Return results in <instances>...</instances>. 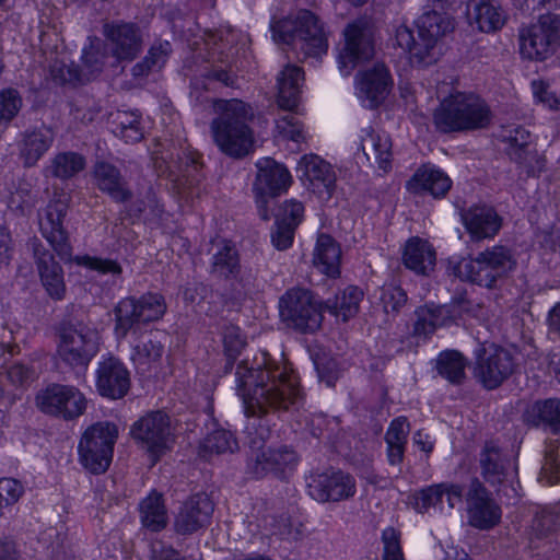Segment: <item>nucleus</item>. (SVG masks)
<instances>
[{
    "instance_id": "f257e3e1",
    "label": "nucleus",
    "mask_w": 560,
    "mask_h": 560,
    "mask_svg": "<svg viewBox=\"0 0 560 560\" xmlns=\"http://www.w3.org/2000/svg\"><path fill=\"white\" fill-rule=\"evenodd\" d=\"M237 394L247 415L268 408H288L299 395L298 380L287 364H276L266 351H259L250 366L241 363L236 370Z\"/></svg>"
},
{
    "instance_id": "f03ea898",
    "label": "nucleus",
    "mask_w": 560,
    "mask_h": 560,
    "mask_svg": "<svg viewBox=\"0 0 560 560\" xmlns=\"http://www.w3.org/2000/svg\"><path fill=\"white\" fill-rule=\"evenodd\" d=\"M218 117L211 124L212 138L218 148L231 156L248 154L255 144L247 120L253 112L238 100L217 101L213 105Z\"/></svg>"
},
{
    "instance_id": "7ed1b4c3",
    "label": "nucleus",
    "mask_w": 560,
    "mask_h": 560,
    "mask_svg": "<svg viewBox=\"0 0 560 560\" xmlns=\"http://www.w3.org/2000/svg\"><path fill=\"white\" fill-rule=\"evenodd\" d=\"M417 27L420 43H415L411 31L405 25L397 27L394 40L412 65L428 66L440 55L438 38L451 28V22L436 12H430L418 20Z\"/></svg>"
},
{
    "instance_id": "20e7f679",
    "label": "nucleus",
    "mask_w": 560,
    "mask_h": 560,
    "mask_svg": "<svg viewBox=\"0 0 560 560\" xmlns=\"http://www.w3.org/2000/svg\"><path fill=\"white\" fill-rule=\"evenodd\" d=\"M490 119L487 104L478 95L465 92L451 93L434 113V122L442 131L483 128Z\"/></svg>"
},
{
    "instance_id": "39448f33",
    "label": "nucleus",
    "mask_w": 560,
    "mask_h": 560,
    "mask_svg": "<svg viewBox=\"0 0 560 560\" xmlns=\"http://www.w3.org/2000/svg\"><path fill=\"white\" fill-rule=\"evenodd\" d=\"M271 33L276 43L299 46L306 56L319 58L328 49L323 26L308 11L300 12L294 20L288 19L272 23Z\"/></svg>"
},
{
    "instance_id": "423d86ee",
    "label": "nucleus",
    "mask_w": 560,
    "mask_h": 560,
    "mask_svg": "<svg viewBox=\"0 0 560 560\" xmlns=\"http://www.w3.org/2000/svg\"><path fill=\"white\" fill-rule=\"evenodd\" d=\"M515 266L512 253L502 246H494L481 253L476 259L463 258L451 261V270L456 277L487 288H491L499 278L513 271Z\"/></svg>"
},
{
    "instance_id": "0eeeda50",
    "label": "nucleus",
    "mask_w": 560,
    "mask_h": 560,
    "mask_svg": "<svg viewBox=\"0 0 560 560\" xmlns=\"http://www.w3.org/2000/svg\"><path fill=\"white\" fill-rule=\"evenodd\" d=\"M119 428L110 421H100L85 429L78 444L80 464L92 474L105 472L113 460Z\"/></svg>"
},
{
    "instance_id": "6e6552de",
    "label": "nucleus",
    "mask_w": 560,
    "mask_h": 560,
    "mask_svg": "<svg viewBox=\"0 0 560 560\" xmlns=\"http://www.w3.org/2000/svg\"><path fill=\"white\" fill-rule=\"evenodd\" d=\"M137 445L155 463L173 445L170 419L163 412H152L137 420L130 428Z\"/></svg>"
},
{
    "instance_id": "1a4fd4ad",
    "label": "nucleus",
    "mask_w": 560,
    "mask_h": 560,
    "mask_svg": "<svg viewBox=\"0 0 560 560\" xmlns=\"http://www.w3.org/2000/svg\"><path fill=\"white\" fill-rule=\"evenodd\" d=\"M279 312L283 322L301 331H315L322 324L320 304L306 290L288 291L279 302Z\"/></svg>"
},
{
    "instance_id": "9d476101",
    "label": "nucleus",
    "mask_w": 560,
    "mask_h": 560,
    "mask_svg": "<svg viewBox=\"0 0 560 560\" xmlns=\"http://www.w3.org/2000/svg\"><path fill=\"white\" fill-rule=\"evenodd\" d=\"M256 166L255 199L261 217L268 220L269 215L265 209L268 200L287 192L293 183V178L283 164L269 158L258 160Z\"/></svg>"
},
{
    "instance_id": "9b49d317",
    "label": "nucleus",
    "mask_w": 560,
    "mask_h": 560,
    "mask_svg": "<svg viewBox=\"0 0 560 560\" xmlns=\"http://www.w3.org/2000/svg\"><path fill=\"white\" fill-rule=\"evenodd\" d=\"M394 81L383 63L363 66L354 77V95L365 108H376L392 92Z\"/></svg>"
},
{
    "instance_id": "f8f14e48",
    "label": "nucleus",
    "mask_w": 560,
    "mask_h": 560,
    "mask_svg": "<svg viewBox=\"0 0 560 560\" xmlns=\"http://www.w3.org/2000/svg\"><path fill=\"white\" fill-rule=\"evenodd\" d=\"M560 39V20L557 16H542L521 35V55L529 60L541 61L549 58Z\"/></svg>"
},
{
    "instance_id": "ddd939ff",
    "label": "nucleus",
    "mask_w": 560,
    "mask_h": 560,
    "mask_svg": "<svg viewBox=\"0 0 560 560\" xmlns=\"http://www.w3.org/2000/svg\"><path fill=\"white\" fill-rule=\"evenodd\" d=\"M36 406L45 413L65 419L79 417L86 406L85 397L77 388L68 385L51 384L39 390Z\"/></svg>"
},
{
    "instance_id": "4468645a",
    "label": "nucleus",
    "mask_w": 560,
    "mask_h": 560,
    "mask_svg": "<svg viewBox=\"0 0 560 560\" xmlns=\"http://www.w3.org/2000/svg\"><path fill=\"white\" fill-rule=\"evenodd\" d=\"M374 54L370 33L363 22L349 24L345 30V44L339 50L337 62L341 75L348 77Z\"/></svg>"
},
{
    "instance_id": "2eb2a0df",
    "label": "nucleus",
    "mask_w": 560,
    "mask_h": 560,
    "mask_svg": "<svg viewBox=\"0 0 560 560\" xmlns=\"http://www.w3.org/2000/svg\"><path fill=\"white\" fill-rule=\"evenodd\" d=\"M510 353L493 343H486L476 351L475 376L487 388L499 386L512 372Z\"/></svg>"
},
{
    "instance_id": "dca6fc26",
    "label": "nucleus",
    "mask_w": 560,
    "mask_h": 560,
    "mask_svg": "<svg viewBox=\"0 0 560 560\" xmlns=\"http://www.w3.org/2000/svg\"><path fill=\"white\" fill-rule=\"evenodd\" d=\"M296 176L308 191L319 198H329L336 184L332 166L315 154L303 155L296 164Z\"/></svg>"
},
{
    "instance_id": "f3484780",
    "label": "nucleus",
    "mask_w": 560,
    "mask_h": 560,
    "mask_svg": "<svg viewBox=\"0 0 560 560\" xmlns=\"http://www.w3.org/2000/svg\"><path fill=\"white\" fill-rule=\"evenodd\" d=\"M131 384L127 366L115 357H103L95 371V388L104 398L121 399L129 392Z\"/></svg>"
},
{
    "instance_id": "a211bd4d",
    "label": "nucleus",
    "mask_w": 560,
    "mask_h": 560,
    "mask_svg": "<svg viewBox=\"0 0 560 560\" xmlns=\"http://www.w3.org/2000/svg\"><path fill=\"white\" fill-rule=\"evenodd\" d=\"M98 350V337L94 331L67 329L62 332L58 347L59 357L73 368L84 372Z\"/></svg>"
},
{
    "instance_id": "6ab92c4d",
    "label": "nucleus",
    "mask_w": 560,
    "mask_h": 560,
    "mask_svg": "<svg viewBox=\"0 0 560 560\" xmlns=\"http://www.w3.org/2000/svg\"><path fill=\"white\" fill-rule=\"evenodd\" d=\"M307 489L308 494L317 502H338L354 495L355 481L341 471L324 472L311 476Z\"/></svg>"
},
{
    "instance_id": "aec40b11",
    "label": "nucleus",
    "mask_w": 560,
    "mask_h": 560,
    "mask_svg": "<svg viewBox=\"0 0 560 560\" xmlns=\"http://www.w3.org/2000/svg\"><path fill=\"white\" fill-rule=\"evenodd\" d=\"M452 187V180L446 173L433 164H423L418 167L406 184L407 190L412 195H430L442 198Z\"/></svg>"
},
{
    "instance_id": "412c9836",
    "label": "nucleus",
    "mask_w": 560,
    "mask_h": 560,
    "mask_svg": "<svg viewBox=\"0 0 560 560\" xmlns=\"http://www.w3.org/2000/svg\"><path fill=\"white\" fill-rule=\"evenodd\" d=\"M467 517L469 523L478 528L491 527L500 518L498 506L488 498L479 483L472 485L468 494Z\"/></svg>"
},
{
    "instance_id": "4be33fe9",
    "label": "nucleus",
    "mask_w": 560,
    "mask_h": 560,
    "mask_svg": "<svg viewBox=\"0 0 560 560\" xmlns=\"http://www.w3.org/2000/svg\"><path fill=\"white\" fill-rule=\"evenodd\" d=\"M65 209L66 207L61 202L49 206L39 220V225L44 237L63 260H66L67 256L69 255L67 235L62 228Z\"/></svg>"
},
{
    "instance_id": "5701e85b",
    "label": "nucleus",
    "mask_w": 560,
    "mask_h": 560,
    "mask_svg": "<svg viewBox=\"0 0 560 560\" xmlns=\"http://www.w3.org/2000/svg\"><path fill=\"white\" fill-rule=\"evenodd\" d=\"M342 252L330 235L320 234L313 249V266L323 275L336 278L340 275Z\"/></svg>"
},
{
    "instance_id": "b1692460",
    "label": "nucleus",
    "mask_w": 560,
    "mask_h": 560,
    "mask_svg": "<svg viewBox=\"0 0 560 560\" xmlns=\"http://www.w3.org/2000/svg\"><path fill=\"white\" fill-rule=\"evenodd\" d=\"M463 222L475 240L494 236L501 228V221L495 211L487 206H476L463 214Z\"/></svg>"
},
{
    "instance_id": "393cba45",
    "label": "nucleus",
    "mask_w": 560,
    "mask_h": 560,
    "mask_svg": "<svg viewBox=\"0 0 560 560\" xmlns=\"http://www.w3.org/2000/svg\"><path fill=\"white\" fill-rule=\"evenodd\" d=\"M304 83L303 71L296 66H287L277 78L278 104L292 110L298 107Z\"/></svg>"
},
{
    "instance_id": "a878e982",
    "label": "nucleus",
    "mask_w": 560,
    "mask_h": 560,
    "mask_svg": "<svg viewBox=\"0 0 560 560\" xmlns=\"http://www.w3.org/2000/svg\"><path fill=\"white\" fill-rule=\"evenodd\" d=\"M443 497H447V508L453 509L462 497V490L454 485L432 486L421 490L415 497V506L420 512L444 511Z\"/></svg>"
},
{
    "instance_id": "bb28decb",
    "label": "nucleus",
    "mask_w": 560,
    "mask_h": 560,
    "mask_svg": "<svg viewBox=\"0 0 560 560\" xmlns=\"http://www.w3.org/2000/svg\"><path fill=\"white\" fill-rule=\"evenodd\" d=\"M298 457L291 450L264 451L256 460L255 472L257 476L271 474L283 477L296 466Z\"/></svg>"
},
{
    "instance_id": "cd10ccee",
    "label": "nucleus",
    "mask_w": 560,
    "mask_h": 560,
    "mask_svg": "<svg viewBox=\"0 0 560 560\" xmlns=\"http://www.w3.org/2000/svg\"><path fill=\"white\" fill-rule=\"evenodd\" d=\"M401 257L404 265L417 273L429 272L435 264V253L431 244L419 237L407 241Z\"/></svg>"
},
{
    "instance_id": "c85d7f7f",
    "label": "nucleus",
    "mask_w": 560,
    "mask_h": 560,
    "mask_svg": "<svg viewBox=\"0 0 560 560\" xmlns=\"http://www.w3.org/2000/svg\"><path fill=\"white\" fill-rule=\"evenodd\" d=\"M212 504L206 497H197L187 502L176 518V527L183 533L194 532L208 523Z\"/></svg>"
},
{
    "instance_id": "c756f323",
    "label": "nucleus",
    "mask_w": 560,
    "mask_h": 560,
    "mask_svg": "<svg viewBox=\"0 0 560 560\" xmlns=\"http://www.w3.org/2000/svg\"><path fill=\"white\" fill-rule=\"evenodd\" d=\"M467 16L469 23L481 32L497 31L504 23L502 13L488 0H471L467 7Z\"/></svg>"
},
{
    "instance_id": "7c9ffc66",
    "label": "nucleus",
    "mask_w": 560,
    "mask_h": 560,
    "mask_svg": "<svg viewBox=\"0 0 560 560\" xmlns=\"http://www.w3.org/2000/svg\"><path fill=\"white\" fill-rule=\"evenodd\" d=\"M107 37L118 59H130L139 51V35L132 25L110 26L107 28Z\"/></svg>"
},
{
    "instance_id": "2f4dec72",
    "label": "nucleus",
    "mask_w": 560,
    "mask_h": 560,
    "mask_svg": "<svg viewBox=\"0 0 560 560\" xmlns=\"http://www.w3.org/2000/svg\"><path fill=\"white\" fill-rule=\"evenodd\" d=\"M525 421L534 425H544L553 432H560V400L547 399L530 406Z\"/></svg>"
},
{
    "instance_id": "473e14b6",
    "label": "nucleus",
    "mask_w": 560,
    "mask_h": 560,
    "mask_svg": "<svg viewBox=\"0 0 560 560\" xmlns=\"http://www.w3.org/2000/svg\"><path fill=\"white\" fill-rule=\"evenodd\" d=\"M39 278L46 293L54 300H62L66 295V283L61 267L52 257L40 258L38 262Z\"/></svg>"
},
{
    "instance_id": "72a5a7b5",
    "label": "nucleus",
    "mask_w": 560,
    "mask_h": 560,
    "mask_svg": "<svg viewBox=\"0 0 560 560\" xmlns=\"http://www.w3.org/2000/svg\"><path fill=\"white\" fill-rule=\"evenodd\" d=\"M463 305H443L438 307H424L419 311L417 331L424 334L431 332L435 327L445 326L450 322H455V314L462 310Z\"/></svg>"
},
{
    "instance_id": "f704fd0d",
    "label": "nucleus",
    "mask_w": 560,
    "mask_h": 560,
    "mask_svg": "<svg viewBox=\"0 0 560 560\" xmlns=\"http://www.w3.org/2000/svg\"><path fill=\"white\" fill-rule=\"evenodd\" d=\"M140 515L144 527L160 530L167 523V515L161 494L150 493L140 504Z\"/></svg>"
},
{
    "instance_id": "c9c22d12",
    "label": "nucleus",
    "mask_w": 560,
    "mask_h": 560,
    "mask_svg": "<svg viewBox=\"0 0 560 560\" xmlns=\"http://www.w3.org/2000/svg\"><path fill=\"white\" fill-rule=\"evenodd\" d=\"M163 354L164 347L160 341L144 338L133 346L131 360L139 368L150 369L160 364Z\"/></svg>"
},
{
    "instance_id": "e433bc0d",
    "label": "nucleus",
    "mask_w": 560,
    "mask_h": 560,
    "mask_svg": "<svg viewBox=\"0 0 560 560\" xmlns=\"http://www.w3.org/2000/svg\"><path fill=\"white\" fill-rule=\"evenodd\" d=\"M408 432L409 424L405 418L399 417L392 421L386 434L388 459L392 464L401 460Z\"/></svg>"
},
{
    "instance_id": "4c0bfd02",
    "label": "nucleus",
    "mask_w": 560,
    "mask_h": 560,
    "mask_svg": "<svg viewBox=\"0 0 560 560\" xmlns=\"http://www.w3.org/2000/svg\"><path fill=\"white\" fill-rule=\"evenodd\" d=\"M114 331L118 338H124L136 323H140L135 299L120 300L113 310Z\"/></svg>"
},
{
    "instance_id": "58836bf2",
    "label": "nucleus",
    "mask_w": 560,
    "mask_h": 560,
    "mask_svg": "<svg viewBox=\"0 0 560 560\" xmlns=\"http://www.w3.org/2000/svg\"><path fill=\"white\" fill-rule=\"evenodd\" d=\"M95 55L94 45L92 44L91 47L83 52L84 70H82V72L79 73L75 69L69 67L66 69H52V79L58 82L69 83L89 81L93 77L95 63H97Z\"/></svg>"
},
{
    "instance_id": "ea45409f",
    "label": "nucleus",
    "mask_w": 560,
    "mask_h": 560,
    "mask_svg": "<svg viewBox=\"0 0 560 560\" xmlns=\"http://www.w3.org/2000/svg\"><path fill=\"white\" fill-rule=\"evenodd\" d=\"M51 144V132L47 129L28 135L22 147V155L27 165L35 163Z\"/></svg>"
},
{
    "instance_id": "a19ab883",
    "label": "nucleus",
    "mask_w": 560,
    "mask_h": 560,
    "mask_svg": "<svg viewBox=\"0 0 560 560\" xmlns=\"http://www.w3.org/2000/svg\"><path fill=\"white\" fill-rule=\"evenodd\" d=\"M114 132L126 141H138L142 138V130L139 126L140 117L133 112H118L113 118Z\"/></svg>"
},
{
    "instance_id": "79ce46f5",
    "label": "nucleus",
    "mask_w": 560,
    "mask_h": 560,
    "mask_svg": "<svg viewBox=\"0 0 560 560\" xmlns=\"http://www.w3.org/2000/svg\"><path fill=\"white\" fill-rule=\"evenodd\" d=\"M136 302L140 323L159 320L165 314L166 304L160 294L148 293L136 300Z\"/></svg>"
},
{
    "instance_id": "37998d69",
    "label": "nucleus",
    "mask_w": 560,
    "mask_h": 560,
    "mask_svg": "<svg viewBox=\"0 0 560 560\" xmlns=\"http://www.w3.org/2000/svg\"><path fill=\"white\" fill-rule=\"evenodd\" d=\"M95 178L98 187L107 191L115 199H125L126 191L120 183L116 170L105 163L98 164L95 168Z\"/></svg>"
},
{
    "instance_id": "c03bdc74",
    "label": "nucleus",
    "mask_w": 560,
    "mask_h": 560,
    "mask_svg": "<svg viewBox=\"0 0 560 560\" xmlns=\"http://www.w3.org/2000/svg\"><path fill=\"white\" fill-rule=\"evenodd\" d=\"M362 299V291L354 287L347 288L339 301L334 306H329L330 312L342 320L354 316L358 312L359 303Z\"/></svg>"
},
{
    "instance_id": "a18cd8bd",
    "label": "nucleus",
    "mask_w": 560,
    "mask_h": 560,
    "mask_svg": "<svg viewBox=\"0 0 560 560\" xmlns=\"http://www.w3.org/2000/svg\"><path fill=\"white\" fill-rule=\"evenodd\" d=\"M465 362L457 351H445L439 355V373L451 382H458L464 375Z\"/></svg>"
},
{
    "instance_id": "49530a36",
    "label": "nucleus",
    "mask_w": 560,
    "mask_h": 560,
    "mask_svg": "<svg viewBox=\"0 0 560 560\" xmlns=\"http://www.w3.org/2000/svg\"><path fill=\"white\" fill-rule=\"evenodd\" d=\"M71 262L89 271H96L102 275L118 276L121 267L116 260L103 259L89 255L75 256Z\"/></svg>"
},
{
    "instance_id": "de8ad7c7",
    "label": "nucleus",
    "mask_w": 560,
    "mask_h": 560,
    "mask_svg": "<svg viewBox=\"0 0 560 560\" xmlns=\"http://www.w3.org/2000/svg\"><path fill=\"white\" fill-rule=\"evenodd\" d=\"M307 135L304 126L292 115H285L276 121V137L302 142Z\"/></svg>"
},
{
    "instance_id": "09e8293b",
    "label": "nucleus",
    "mask_w": 560,
    "mask_h": 560,
    "mask_svg": "<svg viewBox=\"0 0 560 560\" xmlns=\"http://www.w3.org/2000/svg\"><path fill=\"white\" fill-rule=\"evenodd\" d=\"M83 166L84 161L80 155L62 153L54 159L50 172L57 177L67 178L81 171Z\"/></svg>"
},
{
    "instance_id": "8fccbe9b",
    "label": "nucleus",
    "mask_w": 560,
    "mask_h": 560,
    "mask_svg": "<svg viewBox=\"0 0 560 560\" xmlns=\"http://www.w3.org/2000/svg\"><path fill=\"white\" fill-rule=\"evenodd\" d=\"M304 212L305 209L302 202L295 199L287 200L278 208L276 213L277 223L296 229L304 219Z\"/></svg>"
},
{
    "instance_id": "3c124183",
    "label": "nucleus",
    "mask_w": 560,
    "mask_h": 560,
    "mask_svg": "<svg viewBox=\"0 0 560 560\" xmlns=\"http://www.w3.org/2000/svg\"><path fill=\"white\" fill-rule=\"evenodd\" d=\"M372 149L375 155V161L384 172L392 167V142L386 133H377L370 137Z\"/></svg>"
},
{
    "instance_id": "603ef678",
    "label": "nucleus",
    "mask_w": 560,
    "mask_h": 560,
    "mask_svg": "<svg viewBox=\"0 0 560 560\" xmlns=\"http://www.w3.org/2000/svg\"><path fill=\"white\" fill-rule=\"evenodd\" d=\"M532 92L535 103L550 110L560 109V93L558 94L549 83L545 81H534Z\"/></svg>"
},
{
    "instance_id": "864d4df0",
    "label": "nucleus",
    "mask_w": 560,
    "mask_h": 560,
    "mask_svg": "<svg viewBox=\"0 0 560 560\" xmlns=\"http://www.w3.org/2000/svg\"><path fill=\"white\" fill-rule=\"evenodd\" d=\"M203 447L211 453H224L233 451L236 442L230 431L218 429L205 440Z\"/></svg>"
},
{
    "instance_id": "5fc2aeb1",
    "label": "nucleus",
    "mask_w": 560,
    "mask_h": 560,
    "mask_svg": "<svg viewBox=\"0 0 560 560\" xmlns=\"http://www.w3.org/2000/svg\"><path fill=\"white\" fill-rule=\"evenodd\" d=\"M380 302L385 313L396 312L406 303V294L393 283L385 284L380 291Z\"/></svg>"
},
{
    "instance_id": "6e6d98bb",
    "label": "nucleus",
    "mask_w": 560,
    "mask_h": 560,
    "mask_svg": "<svg viewBox=\"0 0 560 560\" xmlns=\"http://www.w3.org/2000/svg\"><path fill=\"white\" fill-rule=\"evenodd\" d=\"M21 98L14 90L0 92V124L10 121L20 110Z\"/></svg>"
},
{
    "instance_id": "4d7b16f0",
    "label": "nucleus",
    "mask_w": 560,
    "mask_h": 560,
    "mask_svg": "<svg viewBox=\"0 0 560 560\" xmlns=\"http://www.w3.org/2000/svg\"><path fill=\"white\" fill-rule=\"evenodd\" d=\"M382 539L384 545L383 560H404L400 547V535L395 528H385L382 534Z\"/></svg>"
},
{
    "instance_id": "13d9d810",
    "label": "nucleus",
    "mask_w": 560,
    "mask_h": 560,
    "mask_svg": "<svg viewBox=\"0 0 560 560\" xmlns=\"http://www.w3.org/2000/svg\"><path fill=\"white\" fill-rule=\"evenodd\" d=\"M23 493L20 481L12 478L0 479V514L2 510L15 503Z\"/></svg>"
},
{
    "instance_id": "bf43d9fd",
    "label": "nucleus",
    "mask_w": 560,
    "mask_h": 560,
    "mask_svg": "<svg viewBox=\"0 0 560 560\" xmlns=\"http://www.w3.org/2000/svg\"><path fill=\"white\" fill-rule=\"evenodd\" d=\"M245 346V339L237 327H231L224 335V350L228 358L235 359Z\"/></svg>"
},
{
    "instance_id": "052dcab7",
    "label": "nucleus",
    "mask_w": 560,
    "mask_h": 560,
    "mask_svg": "<svg viewBox=\"0 0 560 560\" xmlns=\"http://www.w3.org/2000/svg\"><path fill=\"white\" fill-rule=\"evenodd\" d=\"M295 229L290 228L287 224H278L275 222V230L271 234V241L277 249L284 250L289 248L293 243Z\"/></svg>"
},
{
    "instance_id": "680f3d73",
    "label": "nucleus",
    "mask_w": 560,
    "mask_h": 560,
    "mask_svg": "<svg viewBox=\"0 0 560 560\" xmlns=\"http://www.w3.org/2000/svg\"><path fill=\"white\" fill-rule=\"evenodd\" d=\"M236 250L234 247L224 244L222 250L214 254V266L222 271H232L236 265Z\"/></svg>"
},
{
    "instance_id": "e2e57ef3",
    "label": "nucleus",
    "mask_w": 560,
    "mask_h": 560,
    "mask_svg": "<svg viewBox=\"0 0 560 560\" xmlns=\"http://www.w3.org/2000/svg\"><path fill=\"white\" fill-rule=\"evenodd\" d=\"M33 195L28 185H21L9 198V207L12 209H24L33 203Z\"/></svg>"
},
{
    "instance_id": "0e129e2a",
    "label": "nucleus",
    "mask_w": 560,
    "mask_h": 560,
    "mask_svg": "<svg viewBox=\"0 0 560 560\" xmlns=\"http://www.w3.org/2000/svg\"><path fill=\"white\" fill-rule=\"evenodd\" d=\"M502 138L512 145L523 147L528 142L530 135L524 128H515L514 130H510L509 135H502Z\"/></svg>"
},
{
    "instance_id": "69168bd1",
    "label": "nucleus",
    "mask_w": 560,
    "mask_h": 560,
    "mask_svg": "<svg viewBox=\"0 0 560 560\" xmlns=\"http://www.w3.org/2000/svg\"><path fill=\"white\" fill-rule=\"evenodd\" d=\"M8 377L14 384H22L31 377V372L22 364H14L10 368Z\"/></svg>"
},
{
    "instance_id": "338daca9",
    "label": "nucleus",
    "mask_w": 560,
    "mask_h": 560,
    "mask_svg": "<svg viewBox=\"0 0 560 560\" xmlns=\"http://www.w3.org/2000/svg\"><path fill=\"white\" fill-rule=\"evenodd\" d=\"M170 51V44L167 42L162 43L159 47H153L150 50V59H152V66L161 67L165 61V57Z\"/></svg>"
},
{
    "instance_id": "774afa93",
    "label": "nucleus",
    "mask_w": 560,
    "mask_h": 560,
    "mask_svg": "<svg viewBox=\"0 0 560 560\" xmlns=\"http://www.w3.org/2000/svg\"><path fill=\"white\" fill-rule=\"evenodd\" d=\"M413 442L421 451L425 453L431 452L434 445L433 439L428 433L422 431H419L415 434Z\"/></svg>"
}]
</instances>
